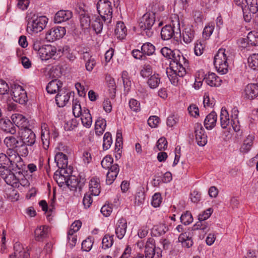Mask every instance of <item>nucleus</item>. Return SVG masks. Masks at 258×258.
Wrapping results in <instances>:
<instances>
[{"mask_svg": "<svg viewBox=\"0 0 258 258\" xmlns=\"http://www.w3.org/2000/svg\"><path fill=\"white\" fill-rule=\"evenodd\" d=\"M26 172V165L21 157L11 160L7 166H0L1 177L8 184L14 187H19L20 185H29V181L24 174Z\"/></svg>", "mask_w": 258, "mask_h": 258, "instance_id": "nucleus-1", "label": "nucleus"}, {"mask_svg": "<svg viewBox=\"0 0 258 258\" xmlns=\"http://www.w3.org/2000/svg\"><path fill=\"white\" fill-rule=\"evenodd\" d=\"M188 66V61L185 60L180 63H170V68L167 69L166 73L171 83L174 85L178 84V77H183L186 74V68Z\"/></svg>", "mask_w": 258, "mask_h": 258, "instance_id": "nucleus-2", "label": "nucleus"}, {"mask_svg": "<svg viewBox=\"0 0 258 258\" xmlns=\"http://www.w3.org/2000/svg\"><path fill=\"white\" fill-rule=\"evenodd\" d=\"M26 19L27 21V30H30L34 33L42 31L48 22V19L46 17H38L33 12L28 13Z\"/></svg>", "mask_w": 258, "mask_h": 258, "instance_id": "nucleus-3", "label": "nucleus"}, {"mask_svg": "<svg viewBox=\"0 0 258 258\" xmlns=\"http://www.w3.org/2000/svg\"><path fill=\"white\" fill-rule=\"evenodd\" d=\"M113 160L110 156H105L101 161L102 167L108 171L106 174V183L107 184H111L117 177L119 172V168L117 164L112 165Z\"/></svg>", "mask_w": 258, "mask_h": 258, "instance_id": "nucleus-4", "label": "nucleus"}, {"mask_svg": "<svg viewBox=\"0 0 258 258\" xmlns=\"http://www.w3.org/2000/svg\"><path fill=\"white\" fill-rule=\"evenodd\" d=\"M172 25H166L163 27L161 31V36L164 40H168L172 38L174 39L178 38L176 35L181 36L180 24L178 18L172 21Z\"/></svg>", "mask_w": 258, "mask_h": 258, "instance_id": "nucleus-5", "label": "nucleus"}, {"mask_svg": "<svg viewBox=\"0 0 258 258\" xmlns=\"http://www.w3.org/2000/svg\"><path fill=\"white\" fill-rule=\"evenodd\" d=\"M155 21V14L152 12L146 13L141 18L139 27L144 31L143 34L148 37H151L154 34L152 27Z\"/></svg>", "mask_w": 258, "mask_h": 258, "instance_id": "nucleus-6", "label": "nucleus"}, {"mask_svg": "<svg viewBox=\"0 0 258 258\" xmlns=\"http://www.w3.org/2000/svg\"><path fill=\"white\" fill-rule=\"evenodd\" d=\"M225 49H220L214 57V64L217 71L221 74H225L228 72V57Z\"/></svg>", "mask_w": 258, "mask_h": 258, "instance_id": "nucleus-7", "label": "nucleus"}, {"mask_svg": "<svg viewBox=\"0 0 258 258\" xmlns=\"http://www.w3.org/2000/svg\"><path fill=\"white\" fill-rule=\"evenodd\" d=\"M97 9L103 21L108 20L110 22L112 17V8L110 1L99 0L97 4Z\"/></svg>", "mask_w": 258, "mask_h": 258, "instance_id": "nucleus-8", "label": "nucleus"}, {"mask_svg": "<svg viewBox=\"0 0 258 258\" xmlns=\"http://www.w3.org/2000/svg\"><path fill=\"white\" fill-rule=\"evenodd\" d=\"M161 53L164 57L172 59L170 63H180L187 60L178 50H172L167 47H164L161 49Z\"/></svg>", "mask_w": 258, "mask_h": 258, "instance_id": "nucleus-9", "label": "nucleus"}, {"mask_svg": "<svg viewBox=\"0 0 258 258\" xmlns=\"http://www.w3.org/2000/svg\"><path fill=\"white\" fill-rule=\"evenodd\" d=\"M12 98L14 101L24 104L27 102L28 97L26 92L19 85H15L11 89Z\"/></svg>", "mask_w": 258, "mask_h": 258, "instance_id": "nucleus-10", "label": "nucleus"}, {"mask_svg": "<svg viewBox=\"0 0 258 258\" xmlns=\"http://www.w3.org/2000/svg\"><path fill=\"white\" fill-rule=\"evenodd\" d=\"M19 135L23 144L25 145L32 146L36 142L35 134L28 127L20 130Z\"/></svg>", "mask_w": 258, "mask_h": 258, "instance_id": "nucleus-11", "label": "nucleus"}, {"mask_svg": "<svg viewBox=\"0 0 258 258\" xmlns=\"http://www.w3.org/2000/svg\"><path fill=\"white\" fill-rule=\"evenodd\" d=\"M60 50L57 51L56 48L51 45L42 46L40 52L39 53L42 60H48L49 58L55 59L59 54Z\"/></svg>", "mask_w": 258, "mask_h": 258, "instance_id": "nucleus-12", "label": "nucleus"}, {"mask_svg": "<svg viewBox=\"0 0 258 258\" xmlns=\"http://www.w3.org/2000/svg\"><path fill=\"white\" fill-rule=\"evenodd\" d=\"M155 240L152 238L148 239L145 246V258H161L162 255L160 251H157L155 253ZM158 250L157 248L156 250Z\"/></svg>", "mask_w": 258, "mask_h": 258, "instance_id": "nucleus-13", "label": "nucleus"}, {"mask_svg": "<svg viewBox=\"0 0 258 258\" xmlns=\"http://www.w3.org/2000/svg\"><path fill=\"white\" fill-rule=\"evenodd\" d=\"M64 27H54L48 30L46 33V39L49 41H54L61 38L66 34Z\"/></svg>", "mask_w": 258, "mask_h": 258, "instance_id": "nucleus-14", "label": "nucleus"}, {"mask_svg": "<svg viewBox=\"0 0 258 258\" xmlns=\"http://www.w3.org/2000/svg\"><path fill=\"white\" fill-rule=\"evenodd\" d=\"M196 140L198 145L204 146L207 143V136L205 134V131L200 123H196L195 126Z\"/></svg>", "mask_w": 258, "mask_h": 258, "instance_id": "nucleus-15", "label": "nucleus"}, {"mask_svg": "<svg viewBox=\"0 0 258 258\" xmlns=\"http://www.w3.org/2000/svg\"><path fill=\"white\" fill-rule=\"evenodd\" d=\"M71 93L66 89H60L55 96V101L59 107L64 106L70 98Z\"/></svg>", "mask_w": 258, "mask_h": 258, "instance_id": "nucleus-16", "label": "nucleus"}, {"mask_svg": "<svg viewBox=\"0 0 258 258\" xmlns=\"http://www.w3.org/2000/svg\"><path fill=\"white\" fill-rule=\"evenodd\" d=\"M127 227V221L125 219L120 218L117 221L115 227V234L118 239H121L124 236Z\"/></svg>", "mask_w": 258, "mask_h": 258, "instance_id": "nucleus-17", "label": "nucleus"}, {"mask_svg": "<svg viewBox=\"0 0 258 258\" xmlns=\"http://www.w3.org/2000/svg\"><path fill=\"white\" fill-rule=\"evenodd\" d=\"M11 119L13 122L20 130L28 128L27 126L29 123L28 119L22 114L15 113L12 115Z\"/></svg>", "mask_w": 258, "mask_h": 258, "instance_id": "nucleus-18", "label": "nucleus"}, {"mask_svg": "<svg viewBox=\"0 0 258 258\" xmlns=\"http://www.w3.org/2000/svg\"><path fill=\"white\" fill-rule=\"evenodd\" d=\"M49 227L46 225L38 227L34 231L35 239L36 241H43L48 236Z\"/></svg>", "mask_w": 258, "mask_h": 258, "instance_id": "nucleus-19", "label": "nucleus"}, {"mask_svg": "<svg viewBox=\"0 0 258 258\" xmlns=\"http://www.w3.org/2000/svg\"><path fill=\"white\" fill-rule=\"evenodd\" d=\"M14 253L9 258H29V254L24 250L19 242H16L14 245Z\"/></svg>", "mask_w": 258, "mask_h": 258, "instance_id": "nucleus-20", "label": "nucleus"}, {"mask_svg": "<svg viewBox=\"0 0 258 258\" xmlns=\"http://www.w3.org/2000/svg\"><path fill=\"white\" fill-rule=\"evenodd\" d=\"M81 58L85 61L86 70L91 72L96 65L95 58L88 52H84L82 54Z\"/></svg>", "mask_w": 258, "mask_h": 258, "instance_id": "nucleus-21", "label": "nucleus"}, {"mask_svg": "<svg viewBox=\"0 0 258 258\" xmlns=\"http://www.w3.org/2000/svg\"><path fill=\"white\" fill-rule=\"evenodd\" d=\"M245 97L252 99L258 96V84H248L244 90Z\"/></svg>", "mask_w": 258, "mask_h": 258, "instance_id": "nucleus-22", "label": "nucleus"}, {"mask_svg": "<svg viewBox=\"0 0 258 258\" xmlns=\"http://www.w3.org/2000/svg\"><path fill=\"white\" fill-rule=\"evenodd\" d=\"M89 192L92 196H97L100 192V180L97 177H93L91 179L89 182Z\"/></svg>", "mask_w": 258, "mask_h": 258, "instance_id": "nucleus-23", "label": "nucleus"}, {"mask_svg": "<svg viewBox=\"0 0 258 258\" xmlns=\"http://www.w3.org/2000/svg\"><path fill=\"white\" fill-rule=\"evenodd\" d=\"M72 17V13L71 11L60 10L56 13L54 21L55 23H60L70 20Z\"/></svg>", "mask_w": 258, "mask_h": 258, "instance_id": "nucleus-24", "label": "nucleus"}, {"mask_svg": "<svg viewBox=\"0 0 258 258\" xmlns=\"http://www.w3.org/2000/svg\"><path fill=\"white\" fill-rule=\"evenodd\" d=\"M195 35V31L192 26H186L182 32V39L186 43H190L194 39Z\"/></svg>", "mask_w": 258, "mask_h": 258, "instance_id": "nucleus-25", "label": "nucleus"}, {"mask_svg": "<svg viewBox=\"0 0 258 258\" xmlns=\"http://www.w3.org/2000/svg\"><path fill=\"white\" fill-rule=\"evenodd\" d=\"M62 83L56 79L52 80L47 85L46 90L49 94H54L59 91L62 88Z\"/></svg>", "mask_w": 258, "mask_h": 258, "instance_id": "nucleus-26", "label": "nucleus"}, {"mask_svg": "<svg viewBox=\"0 0 258 258\" xmlns=\"http://www.w3.org/2000/svg\"><path fill=\"white\" fill-rule=\"evenodd\" d=\"M114 33L116 37L118 39H123L125 37L127 34V29L123 22H117Z\"/></svg>", "mask_w": 258, "mask_h": 258, "instance_id": "nucleus-27", "label": "nucleus"}, {"mask_svg": "<svg viewBox=\"0 0 258 258\" xmlns=\"http://www.w3.org/2000/svg\"><path fill=\"white\" fill-rule=\"evenodd\" d=\"M55 161L59 168L65 169L68 164L67 155L63 153L58 152L55 156Z\"/></svg>", "mask_w": 258, "mask_h": 258, "instance_id": "nucleus-28", "label": "nucleus"}, {"mask_svg": "<svg viewBox=\"0 0 258 258\" xmlns=\"http://www.w3.org/2000/svg\"><path fill=\"white\" fill-rule=\"evenodd\" d=\"M207 84L211 87H218L220 85L221 80L215 73H209L204 77Z\"/></svg>", "mask_w": 258, "mask_h": 258, "instance_id": "nucleus-29", "label": "nucleus"}, {"mask_svg": "<svg viewBox=\"0 0 258 258\" xmlns=\"http://www.w3.org/2000/svg\"><path fill=\"white\" fill-rule=\"evenodd\" d=\"M216 121L217 114L215 112L212 111L206 116L204 125L207 129H212L215 126Z\"/></svg>", "mask_w": 258, "mask_h": 258, "instance_id": "nucleus-30", "label": "nucleus"}, {"mask_svg": "<svg viewBox=\"0 0 258 258\" xmlns=\"http://www.w3.org/2000/svg\"><path fill=\"white\" fill-rule=\"evenodd\" d=\"M4 143L7 148L17 149L19 147L20 141L18 138L11 135L5 138Z\"/></svg>", "mask_w": 258, "mask_h": 258, "instance_id": "nucleus-31", "label": "nucleus"}, {"mask_svg": "<svg viewBox=\"0 0 258 258\" xmlns=\"http://www.w3.org/2000/svg\"><path fill=\"white\" fill-rule=\"evenodd\" d=\"M81 116V119L83 126L86 128L90 127L92 123V119L90 111L88 109L84 108Z\"/></svg>", "mask_w": 258, "mask_h": 258, "instance_id": "nucleus-32", "label": "nucleus"}, {"mask_svg": "<svg viewBox=\"0 0 258 258\" xmlns=\"http://www.w3.org/2000/svg\"><path fill=\"white\" fill-rule=\"evenodd\" d=\"M106 126V121L102 118L99 117L95 121V130L97 135H102L105 131Z\"/></svg>", "mask_w": 258, "mask_h": 258, "instance_id": "nucleus-33", "label": "nucleus"}, {"mask_svg": "<svg viewBox=\"0 0 258 258\" xmlns=\"http://www.w3.org/2000/svg\"><path fill=\"white\" fill-rule=\"evenodd\" d=\"M102 18L99 16L95 17L94 19L92 18V27L96 33H99L103 29V21Z\"/></svg>", "mask_w": 258, "mask_h": 258, "instance_id": "nucleus-34", "label": "nucleus"}, {"mask_svg": "<svg viewBox=\"0 0 258 258\" xmlns=\"http://www.w3.org/2000/svg\"><path fill=\"white\" fill-rule=\"evenodd\" d=\"M220 121L221 127L225 128L229 124V116L227 110L225 108L222 107L221 110Z\"/></svg>", "mask_w": 258, "mask_h": 258, "instance_id": "nucleus-35", "label": "nucleus"}, {"mask_svg": "<svg viewBox=\"0 0 258 258\" xmlns=\"http://www.w3.org/2000/svg\"><path fill=\"white\" fill-rule=\"evenodd\" d=\"M141 50L143 51L145 56L151 55L154 54L155 51V47L150 42H146L143 44L141 47Z\"/></svg>", "mask_w": 258, "mask_h": 258, "instance_id": "nucleus-36", "label": "nucleus"}, {"mask_svg": "<svg viewBox=\"0 0 258 258\" xmlns=\"http://www.w3.org/2000/svg\"><path fill=\"white\" fill-rule=\"evenodd\" d=\"M160 83V78L158 74L151 76L147 81V84L152 89L158 87Z\"/></svg>", "mask_w": 258, "mask_h": 258, "instance_id": "nucleus-37", "label": "nucleus"}, {"mask_svg": "<svg viewBox=\"0 0 258 258\" xmlns=\"http://www.w3.org/2000/svg\"><path fill=\"white\" fill-rule=\"evenodd\" d=\"M83 112L79 101L77 99L73 100V113L75 117L80 116Z\"/></svg>", "mask_w": 258, "mask_h": 258, "instance_id": "nucleus-38", "label": "nucleus"}, {"mask_svg": "<svg viewBox=\"0 0 258 258\" xmlns=\"http://www.w3.org/2000/svg\"><path fill=\"white\" fill-rule=\"evenodd\" d=\"M249 67L253 70H258V53L252 54L248 58Z\"/></svg>", "mask_w": 258, "mask_h": 258, "instance_id": "nucleus-39", "label": "nucleus"}, {"mask_svg": "<svg viewBox=\"0 0 258 258\" xmlns=\"http://www.w3.org/2000/svg\"><path fill=\"white\" fill-rule=\"evenodd\" d=\"M80 20L81 26L84 29H87L90 28L91 24V19L88 14H81Z\"/></svg>", "mask_w": 258, "mask_h": 258, "instance_id": "nucleus-40", "label": "nucleus"}, {"mask_svg": "<svg viewBox=\"0 0 258 258\" xmlns=\"http://www.w3.org/2000/svg\"><path fill=\"white\" fill-rule=\"evenodd\" d=\"M194 230H201L204 232H207L210 230L208 223L205 221H199L192 227Z\"/></svg>", "mask_w": 258, "mask_h": 258, "instance_id": "nucleus-41", "label": "nucleus"}, {"mask_svg": "<svg viewBox=\"0 0 258 258\" xmlns=\"http://www.w3.org/2000/svg\"><path fill=\"white\" fill-rule=\"evenodd\" d=\"M121 79L123 82L124 88L128 91L132 85L131 77L128 73L126 71H123L121 73Z\"/></svg>", "mask_w": 258, "mask_h": 258, "instance_id": "nucleus-42", "label": "nucleus"}, {"mask_svg": "<svg viewBox=\"0 0 258 258\" xmlns=\"http://www.w3.org/2000/svg\"><path fill=\"white\" fill-rule=\"evenodd\" d=\"M112 144V136L110 133L106 132L103 137V149L107 150L110 148Z\"/></svg>", "mask_w": 258, "mask_h": 258, "instance_id": "nucleus-43", "label": "nucleus"}, {"mask_svg": "<svg viewBox=\"0 0 258 258\" xmlns=\"http://www.w3.org/2000/svg\"><path fill=\"white\" fill-rule=\"evenodd\" d=\"M248 43L251 45H258V32L251 31L248 33L247 36Z\"/></svg>", "mask_w": 258, "mask_h": 258, "instance_id": "nucleus-44", "label": "nucleus"}, {"mask_svg": "<svg viewBox=\"0 0 258 258\" xmlns=\"http://www.w3.org/2000/svg\"><path fill=\"white\" fill-rule=\"evenodd\" d=\"M41 140L42 142L43 147L44 149H47L49 147V132L45 130L43 131L42 130L41 135Z\"/></svg>", "mask_w": 258, "mask_h": 258, "instance_id": "nucleus-45", "label": "nucleus"}, {"mask_svg": "<svg viewBox=\"0 0 258 258\" xmlns=\"http://www.w3.org/2000/svg\"><path fill=\"white\" fill-rule=\"evenodd\" d=\"M3 122L5 126H3L2 128L6 132L10 133L11 135H14L16 132V128L15 126L12 127L11 128H7V125H12V122L9 119L4 120L2 117H1L0 122Z\"/></svg>", "mask_w": 258, "mask_h": 258, "instance_id": "nucleus-46", "label": "nucleus"}, {"mask_svg": "<svg viewBox=\"0 0 258 258\" xmlns=\"http://www.w3.org/2000/svg\"><path fill=\"white\" fill-rule=\"evenodd\" d=\"M113 235H105L102 241V247L104 249L111 247L113 242Z\"/></svg>", "mask_w": 258, "mask_h": 258, "instance_id": "nucleus-47", "label": "nucleus"}, {"mask_svg": "<svg viewBox=\"0 0 258 258\" xmlns=\"http://www.w3.org/2000/svg\"><path fill=\"white\" fill-rule=\"evenodd\" d=\"M180 221L184 225H188L193 221V218L191 213L188 211H186L180 216Z\"/></svg>", "mask_w": 258, "mask_h": 258, "instance_id": "nucleus-48", "label": "nucleus"}, {"mask_svg": "<svg viewBox=\"0 0 258 258\" xmlns=\"http://www.w3.org/2000/svg\"><path fill=\"white\" fill-rule=\"evenodd\" d=\"M68 176H65L61 174L55 173L54 175V179L60 186H62L64 185H67V182H68Z\"/></svg>", "mask_w": 258, "mask_h": 258, "instance_id": "nucleus-49", "label": "nucleus"}, {"mask_svg": "<svg viewBox=\"0 0 258 258\" xmlns=\"http://www.w3.org/2000/svg\"><path fill=\"white\" fill-rule=\"evenodd\" d=\"M214 29V26L209 24L206 26L203 32V36L205 39H208L212 35Z\"/></svg>", "mask_w": 258, "mask_h": 258, "instance_id": "nucleus-50", "label": "nucleus"}, {"mask_svg": "<svg viewBox=\"0 0 258 258\" xmlns=\"http://www.w3.org/2000/svg\"><path fill=\"white\" fill-rule=\"evenodd\" d=\"M248 6V9L252 14H255L258 11V5L257 0H245Z\"/></svg>", "mask_w": 258, "mask_h": 258, "instance_id": "nucleus-51", "label": "nucleus"}, {"mask_svg": "<svg viewBox=\"0 0 258 258\" xmlns=\"http://www.w3.org/2000/svg\"><path fill=\"white\" fill-rule=\"evenodd\" d=\"M252 137L249 136L244 140V143L241 148V151L243 152L248 151L252 145Z\"/></svg>", "mask_w": 258, "mask_h": 258, "instance_id": "nucleus-52", "label": "nucleus"}, {"mask_svg": "<svg viewBox=\"0 0 258 258\" xmlns=\"http://www.w3.org/2000/svg\"><path fill=\"white\" fill-rule=\"evenodd\" d=\"M152 73V68L149 64H145L140 72V75L143 78H148L151 76Z\"/></svg>", "mask_w": 258, "mask_h": 258, "instance_id": "nucleus-53", "label": "nucleus"}, {"mask_svg": "<svg viewBox=\"0 0 258 258\" xmlns=\"http://www.w3.org/2000/svg\"><path fill=\"white\" fill-rule=\"evenodd\" d=\"M106 80L107 81L108 87L110 88L109 90L111 91V93L112 94L111 97L113 98L114 97L115 94V84L114 79L110 76H107L106 77Z\"/></svg>", "mask_w": 258, "mask_h": 258, "instance_id": "nucleus-54", "label": "nucleus"}, {"mask_svg": "<svg viewBox=\"0 0 258 258\" xmlns=\"http://www.w3.org/2000/svg\"><path fill=\"white\" fill-rule=\"evenodd\" d=\"M78 121L76 118L72 119L69 121H67L64 125V128L66 131H71L77 127Z\"/></svg>", "mask_w": 258, "mask_h": 258, "instance_id": "nucleus-55", "label": "nucleus"}, {"mask_svg": "<svg viewBox=\"0 0 258 258\" xmlns=\"http://www.w3.org/2000/svg\"><path fill=\"white\" fill-rule=\"evenodd\" d=\"M77 178L76 177H69L67 182V185L72 190H77Z\"/></svg>", "mask_w": 258, "mask_h": 258, "instance_id": "nucleus-56", "label": "nucleus"}, {"mask_svg": "<svg viewBox=\"0 0 258 258\" xmlns=\"http://www.w3.org/2000/svg\"><path fill=\"white\" fill-rule=\"evenodd\" d=\"M91 196L92 195L89 192H87L84 195L83 199V204L86 209L89 208L92 204L93 200Z\"/></svg>", "mask_w": 258, "mask_h": 258, "instance_id": "nucleus-57", "label": "nucleus"}, {"mask_svg": "<svg viewBox=\"0 0 258 258\" xmlns=\"http://www.w3.org/2000/svg\"><path fill=\"white\" fill-rule=\"evenodd\" d=\"M93 241L90 238H87L82 243V249L85 251H89L91 250L93 245Z\"/></svg>", "mask_w": 258, "mask_h": 258, "instance_id": "nucleus-58", "label": "nucleus"}, {"mask_svg": "<svg viewBox=\"0 0 258 258\" xmlns=\"http://www.w3.org/2000/svg\"><path fill=\"white\" fill-rule=\"evenodd\" d=\"M213 209L212 208H208L202 214H200L199 215V221H205L208 219L210 216L213 213Z\"/></svg>", "mask_w": 258, "mask_h": 258, "instance_id": "nucleus-59", "label": "nucleus"}, {"mask_svg": "<svg viewBox=\"0 0 258 258\" xmlns=\"http://www.w3.org/2000/svg\"><path fill=\"white\" fill-rule=\"evenodd\" d=\"M162 202L161 195L159 193L155 194L152 197V205L154 207H158Z\"/></svg>", "mask_w": 258, "mask_h": 258, "instance_id": "nucleus-60", "label": "nucleus"}, {"mask_svg": "<svg viewBox=\"0 0 258 258\" xmlns=\"http://www.w3.org/2000/svg\"><path fill=\"white\" fill-rule=\"evenodd\" d=\"M129 106L131 109L135 112H138L140 110V104L137 100L131 99L129 102Z\"/></svg>", "mask_w": 258, "mask_h": 258, "instance_id": "nucleus-61", "label": "nucleus"}, {"mask_svg": "<svg viewBox=\"0 0 258 258\" xmlns=\"http://www.w3.org/2000/svg\"><path fill=\"white\" fill-rule=\"evenodd\" d=\"M178 117L177 115L172 114L167 119V125L169 127H172L178 121Z\"/></svg>", "mask_w": 258, "mask_h": 258, "instance_id": "nucleus-62", "label": "nucleus"}, {"mask_svg": "<svg viewBox=\"0 0 258 258\" xmlns=\"http://www.w3.org/2000/svg\"><path fill=\"white\" fill-rule=\"evenodd\" d=\"M149 227L147 225H143L138 230V235L140 238L145 237L148 233Z\"/></svg>", "mask_w": 258, "mask_h": 258, "instance_id": "nucleus-63", "label": "nucleus"}, {"mask_svg": "<svg viewBox=\"0 0 258 258\" xmlns=\"http://www.w3.org/2000/svg\"><path fill=\"white\" fill-rule=\"evenodd\" d=\"M167 142L166 139L164 137L160 138L157 143V147L158 150L160 151L165 150L167 148Z\"/></svg>", "mask_w": 258, "mask_h": 258, "instance_id": "nucleus-64", "label": "nucleus"}]
</instances>
